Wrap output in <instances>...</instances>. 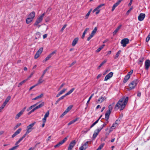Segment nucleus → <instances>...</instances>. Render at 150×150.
I'll list each match as a JSON object with an SVG mask.
<instances>
[{
    "label": "nucleus",
    "mask_w": 150,
    "mask_h": 150,
    "mask_svg": "<svg viewBox=\"0 0 150 150\" xmlns=\"http://www.w3.org/2000/svg\"><path fill=\"white\" fill-rule=\"evenodd\" d=\"M145 69L148 70L150 66V61L149 59L146 60L145 62Z\"/></svg>",
    "instance_id": "obj_16"
},
{
    "label": "nucleus",
    "mask_w": 150,
    "mask_h": 150,
    "mask_svg": "<svg viewBox=\"0 0 150 150\" xmlns=\"http://www.w3.org/2000/svg\"><path fill=\"white\" fill-rule=\"evenodd\" d=\"M105 45L104 44H103L101 45L100 47H99L96 50V52H99L105 46Z\"/></svg>",
    "instance_id": "obj_32"
},
{
    "label": "nucleus",
    "mask_w": 150,
    "mask_h": 150,
    "mask_svg": "<svg viewBox=\"0 0 150 150\" xmlns=\"http://www.w3.org/2000/svg\"><path fill=\"white\" fill-rule=\"evenodd\" d=\"M6 105V104L4 103L0 107L3 109L4 108V107Z\"/></svg>",
    "instance_id": "obj_63"
},
{
    "label": "nucleus",
    "mask_w": 150,
    "mask_h": 150,
    "mask_svg": "<svg viewBox=\"0 0 150 150\" xmlns=\"http://www.w3.org/2000/svg\"><path fill=\"white\" fill-rule=\"evenodd\" d=\"M22 130V129L21 128H19L18 129L16 132H17V133L18 134L20 132H21Z\"/></svg>",
    "instance_id": "obj_60"
},
{
    "label": "nucleus",
    "mask_w": 150,
    "mask_h": 150,
    "mask_svg": "<svg viewBox=\"0 0 150 150\" xmlns=\"http://www.w3.org/2000/svg\"><path fill=\"white\" fill-rule=\"evenodd\" d=\"M115 104V103L113 102L111 104L109 105L108 106V111H109L111 112V111L113 109V107Z\"/></svg>",
    "instance_id": "obj_21"
},
{
    "label": "nucleus",
    "mask_w": 150,
    "mask_h": 150,
    "mask_svg": "<svg viewBox=\"0 0 150 150\" xmlns=\"http://www.w3.org/2000/svg\"><path fill=\"white\" fill-rule=\"evenodd\" d=\"M133 71L132 70H131L129 72H128L127 74V76H128L129 77H130V75L132 74Z\"/></svg>",
    "instance_id": "obj_48"
},
{
    "label": "nucleus",
    "mask_w": 150,
    "mask_h": 150,
    "mask_svg": "<svg viewBox=\"0 0 150 150\" xmlns=\"http://www.w3.org/2000/svg\"><path fill=\"white\" fill-rule=\"evenodd\" d=\"M21 125V123H19L18 124H17L14 127V129H16L18 127H19Z\"/></svg>",
    "instance_id": "obj_47"
},
{
    "label": "nucleus",
    "mask_w": 150,
    "mask_h": 150,
    "mask_svg": "<svg viewBox=\"0 0 150 150\" xmlns=\"http://www.w3.org/2000/svg\"><path fill=\"white\" fill-rule=\"evenodd\" d=\"M145 17V15L144 13H141L138 16V20L139 21H142L143 20Z\"/></svg>",
    "instance_id": "obj_14"
},
{
    "label": "nucleus",
    "mask_w": 150,
    "mask_h": 150,
    "mask_svg": "<svg viewBox=\"0 0 150 150\" xmlns=\"http://www.w3.org/2000/svg\"><path fill=\"white\" fill-rule=\"evenodd\" d=\"M116 127V126H115V124H113L112 126L109 129V132L108 134H109L110 132L112 131L114 129H115Z\"/></svg>",
    "instance_id": "obj_28"
},
{
    "label": "nucleus",
    "mask_w": 150,
    "mask_h": 150,
    "mask_svg": "<svg viewBox=\"0 0 150 150\" xmlns=\"http://www.w3.org/2000/svg\"><path fill=\"white\" fill-rule=\"evenodd\" d=\"M73 107V105H70L65 110L67 112L70 110Z\"/></svg>",
    "instance_id": "obj_38"
},
{
    "label": "nucleus",
    "mask_w": 150,
    "mask_h": 150,
    "mask_svg": "<svg viewBox=\"0 0 150 150\" xmlns=\"http://www.w3.org/2000/svg\"><path fill=\"white\" fill-rule=\"evenodd\" d=\"M144 61V58L143 57H141L139 59V62L138 63L139 64H140L141 66L142 64V62H143Z\"/></svg>",
    "instance_id": "obj_31"
},
{
    "label": "nucleus",
    "mask_w": 150,
    "mask_h": 150,
    "mask_svg": "<svg viewBox=\"0 0 150 150\" xmlns=\"http://www.w3.org/2000/svg\"><path fill=\"white\" fill-rule=\"evenodd\" d=\"M35 15V13L34 11H32L28 15V17L30 18L33 20L34 18Z\"/></svg>",
    "instance_id": "obj_17"
},
{
    "label": "nucleus",
    "mask_w": 150,
    "mask_h": 150,
    "mask_svg": "<svg viewBox=\"0 0 150 150\" xmlns=\"http://www.w3.org/2000/svg\"><path fill=\"white\" fill-rule=\"evenodd\" d=\"M56 50H55L53 51L47 56L48 57L49 59H50L52 56L54 54L56 53Z\"/></svg>",
    "instance_id": "obj_34"
},
{
    "label": "nucleus",
    "mask_w": 150,
    "mask_h": 150,
    "mask_svg": "<svg viewBox=\"0 0 150 150\" xmlns=\"http://www.w3.org/2000/svg\"><path fill=\"white\" fill-rule=\"evenodd\" d=\"M113 75V73L112 72H110L105 76V78L104 80L105 81H107Z\"/></svg>",
    "instance_id": "obj_15"
},
{
    "label": "nucleus",
    "mask_w": 150,
    "mask_h": 150,
    "mask_svg": "<svg viewBox=\"0 0 150 150\" xmlns=\"http://www.w3.org/2000/svg\"><path fill=\"white\" fill-rule=\"evenodd\" d=\"M26 108V107H24L18 113L16 116L15 118L16 120H17L19 117L23 114Z\"/></svg>",
    "instance_id": "obj_6"
},
{
    "label": "nucleus",
    "mask_w": 150,
    "mask_h": 150,
    "mask_svg": "<svg viewBox=\"0 0 150 150\" xmlns=\"http://www.w3.org/2000/svg\"><path fill=\"white\" fill-rule=\"evenodd\" d=\"M94 35L91 33L90 35L89 36L88 38L87 39V40L89 41Z\"/></svg>",
    "instance_id": "obj_45"
},
{
    "label": "nucleus",
    "mask_w": 150,
    "mask_h": 150,
    "mask_svg": "<svg viewBox=\"0 0 150 150\" xmlns=\"http://www.w3.org/2000/svg\"><path fill=\"white\" fill-rule=\"evenodd\" d=\"M67 26V25L66 24H65V25H64L62 27V28L61 29V30L62 31H63V30H64L65 28Z\"/></svg>",
    "instance_id": "obj_61"
},
{
    "label": "nucleus",
    "mask_w": 150,
    "mask_h": 150,
    "mask_svg": "<svg viewBox=\"0 0 150 150\" xmlns=\"http://www.w3.org/2000/svg\"><path fill=\"white\" fill-rule=\"evenodd\" d=\"M49 58L48 57V56H47L46 57V58H45V59L43 60V62H46V61L48 60L49 59Z\"/></svg>",
    "instance_id": "obj_64"
},
{
    "label": "nucleus",
    "mask_w": 150,
    "mask_h": 150,
    "mask_svg": "<svg viewBox=\"0 0 150 150\" xmlns=\"http://www.w3.org/2000/svg\"><path fill=\"white\" fill-rule=\"evenodd\" d=\"M44 81V80H43L42 79L40 78L38 80L37 83L36 84L37 85V86H38L39 84L42 83Z\"/></svg>",
    "instance_id": "obj_29"
},
{
    "label": "nucleus",
    "mask_w": 150,
    "mask_h": 150,
    "mask_svg": "<svg viewBox=\"0 0 150 150\" xmlns=\"http://www.w3.org/2000/svg\"><path fill=\"white\" fill-rule=\"evenodd\" d=\"M108 121H107L106 122L104 123L102 125V127L99 128V129H101L103 128L105 126L107 125V124L108 123Z\"/></svg>",
    "instance_id": "obj_53"
},
{
    "label": "nucleus",
    "mask_w": 150,
    "mask_h": 150,
    "mask_svg": "<svg viewBox=\"0 0 150 150\" xmlns=\"http://www.w3.org/2000/svg\"><path fill=\"white\" fill-rule=\"evenodd\" d=\"M18 146V145H16L15 146H14L11 148L10 149L11 150H14L15 149H16Z\"/></svg>",
    "instance_id": "obj_50"
},
{
    "label": "nucleus",
    "mask_w": 150,
    "mask_h": 150,
    "mask_svg": "<svg viewBox=\"0 0 150 150\" xmlns=\"http://www.w3.org/2000/svg\"><path fill=\"white\" fill-rule=\"evenodd\" d=\"M111 112L108 110L105 114V118L106 121H108V120L109 117Z\"/></svg>",
    "instance_id": "obj_19"
},
{
    "label": "nucleus",
    "mask_w": 150,
    "mask_h": 150,
    "mask_svg": "<svg viewBox=\"0 0 150 150\" xmlns=\"http://www.w3.org/2000/svg\"><path fill=\"white\" fill-rule=\"evenodd\" d=\"M105 5V4H102L99 5L97 7H96L95 9H94L93 11V12L94 13L96 12V15L98 14L100 12V8L102 7Z\"/></svg>",
    "instance_id": "obj_5"
},
{
    "label": "nucleus",
    "mask_w": 150,
    "mask_h": 150,
    "mask_svg": "<svg viewBox=\"0 0 150 150\" xmlns=\"http://www.w3.org/2000/svg\"><path fill=\"white\" fill-rule=\"evenodd\" d=\"M130 77H129V76H127L126 75L125 77L124 80H123V82L124 83H126L128 80L130 78Z\"/></svg>",
    "instance_id": "obj_30"
},
{
    "label": "nucleus",
    "mask_w": 150,
    "mask_h": 150,
    "mask_svg": "<svg viewBox=\"0 0 150 150\" xmlns=\"http://www.w3.org/2000/svg\"><path fill=\"white\" fill-rule=\"evenodd\" d=\"M129 98L128 97H123L120 99L115 105L114 109L117 110L119 109L120 110L123 109L125 107L128 101Z\"/></svg>",
    "instance_id": "obj_1"
},
{
    "label": "nucleus",
    "mask_w": 150,
    "mask_h": 150,
    "mask_svg": "<svg viewBox=\"0 0 150 150\" xmlns=\"http://www.w3.org/2000/svg\"><path fill=\"white\" fill-rule=\"evenodd\" d=\"M137 81L134 80L129 84V87L130 89H134L137 84Z\"/></svg>",
    "instance_id": "obj_8"
},
{
    "label": "nucleus",
    "mask_w": 150,
    "mask_h": 150,
    "mask_svg": "<svg viewBox=\"0 0 150 150\" xmlns=\"http://www.w3.org/2000/svg\"><path fill=\"white\" fill-rule=\"evenodd\" d=\"M33 20L28 17L26 19V23L27 24H30L33 21Z\"/></svg>",
    "instance_id": "obj_23"
},
{
    "label": "nucleus",
    "mask_w": 150,
    "mask_h": 150,
    "mask_svg": "<svg viewBox=\"0 0 150 150\" xmlns=\"http://www.w3.org/2000/svg\"><path fill=\"white\" fill-rule=\"evenodd\" d=\"M11 98V96H8L7 98L6 99L4 103L5 104H6L9 101V100Z\"/></svg>",
    "instance_id": "obj_37"
},
{
    "label": "nucleus",
    "mask_w": 150,
    "mask_h": 150,
    "mask_svg": "<svg viewBox=\"0 0 150 150\" xmlns=\"http://www.w3.org/2000/svg\"><path fill=\"white\" fill-rule=\"evenodd\" d=\"M101 130V129L98 128L93 133V138L95 139L96 138L98 134L100 131Z\"/></svg>",
    "instance_id": "obj_12"
},
{
    "label": "nucleus",
    "mask_w": 150,
    "mask_h": 150,
    "mask_svg": "<svg viewBox=\"0 0 150 150\" xmlns=\"http://www.w3.org/2000/svg\"><path fill=\"white\" fill-rule=\"evenodd\" d=\"M49 111H48L45 114L44 117L42 119V120L43 123L42 125V127H44L45 123L46 122L47 118L48 117L49 115Z\"/></svg>",
    "instance_id": "obj_4"
},
{
    "label": "nucleus",
    "mask_w": 150,
    "mask_h": 150,
    "mask_svg": "<svg viewBox=\"0 0 150 150\" xmlns=\"http://www.w3.org/2000/svg\"><path fill=\"white\" fill-rule=\"evenodd\" d=\"M88 30H89V28H86L85 29V31H84V32H83V35H82V38H83L84 37L85 34L87 33V31Z\"/></svg>",
    "instance_id": "obj_36"
},
{
    "label": "nucleus",
    "mask_w": 150,
    "mask_h": 150,
    "mask_svg": "<svg viewBox=\"0 0 150 150\" xmlns=\"http://www.w3.org/2000/svg\"><path fill=\"white\" fill-rule=\"evenodd\" d=\"M45 15V13H43L37 19L35 23L33 24L34 26H36L38 28H39L41 26V25H39V24L42 21L43 17Z\"/></svg>",
    "instance_id": "obj_2"
},
{
    "label": "nucleus",
    "mask_w": 150,
    "mask_h": 150,
    "mask_svg": "<svg viewBox=\"0 0 150 150\" xmlns=\"http://www.w3.org/2000/svg\"><path fill=\"white\" fill-rule=\"evenodd\" d=\"M150 39V34H149L146 38V42H148Z\"/></svg>",
    "instance_id": "obj_52"
},
{
    "label": "nucleus",
    "mask_w": 150,
    "mask_h": 150,
    "mask_svg": "<svg viewBox=\"0 0 150 150\" xmlns=\"http://www.w3.org/2000/svg\"><path fill=\"white\" fill-rule=\"evenodd\" d=\"M67 90V88H63L62 90H61L59 92L61 93V94H62L63 93H64Z\"/></svg>",
    "instance_id": "obj_42"
},
{
    "label": "nucleus",
    "mask_w": 150,
    "mask_h": 150,
    "mask_svg": "<svg viewBox=\"0 0 150 150\" xmlns=\"http://www.w3.org/2000/svg\"><path fill=\"white\" fill-rule=\"evenodd\" d=\"M66 96H65V94L63 96H62L61 97L58 99L60 101L61 100L63 99Z\"/></svg>",
    "instance_id": "obj_58"
},
{
    "label": "nucleus",
    "mask_w": 150,
    "mask_h": 150,
    "mask_svg": "<svg viewBox=\"0 0 150 150\" xmlns=\"http://www.w3.org/2000/svg\"><path fill=\"white\" fill-rule=\"evenodd\" d=\"M107 62L106 60H104L100 64V65L99 66L98 68H100L102 66H103L105 63Z\"/></svg>",
    "instance_id": "obj_43"
},
{
    "label": "nucleus",
    "mask_w": 150,
    "mask_h": 150,
    "mask_svg": "<svg viewBox=\"0 0 150 150\" xmlns=\"http://www.w3.org/2000/svg\"><path fill=\"white\" fill-rule=\"evenodd\" d=\"M87 142H85L84 144H82L81 146L79 147V150H85L88 147Z\"/></svg>",
    "instance_id": "obj_13"
},
{
    "label": "nucleus",
    "mask_w": 150,
    "mask_h": 150,
    "mask_svg": "<svg viewBox=\"0 0 150 150\" xmlns=\"http://www.w3.org/2000/svg\"><path fill=\"white\" fill-rule=\"evenodd\" d=\"M74 90L75 88H73L71 89L69 91H68L65 94V96H67L70 95L72 93V92Z\"/></svg>",
    "instance_id": "obj_26"
},
{
    "label": "nucleus",
    "mask_w": 150,
    "mask_h": 150,
    "mask_svg": "<svg viewBox=\"0 0 150 150\" xmlns=\"http://www.w3.org/2000/svg\"><path fill=\"white\" fill-rule=\"evenodd\" d=\"M90 129L88 128H86L84 129V130L82 131V132L83 133H87L88 131L90 130Z\"/></svg>",
    "instance_id": "obj_39"
},
{
    "label": "nucleus",
    "mask_w": 150,
    "mask_h": 150,
    "mask_svg": "<svg viewBox=\"0 0 150 150\" xmlns=\"http://www.w3.org/2000/svg\"><path fill=\"white\" fill-rule=\"evenodd\" d=\"M67 113V112L65 110L60 116V117L61 118L64 115L66 114Z\"/></svg>",
    "instance_id": "obj_51"
},
{
    "label": "nucleus",
    "mask_w": 150,
    "mask_h": 150,
    "mask_svg": "<svg viewBox=\"0 0 150 150\" xmlns=\"http://www.w3.org/2000/svg\"><path fill=\"white\" fill-rule=\"evenodd\" d=\"M68 138V136L65 137L62 140L60 141L59 142L58 144H57L56 145H55L54 147L55 148H56L58 147L59 146L62 145L63 144H64L67 140Z\"/></svg>",
    "instance_id": "obj_11"
},
{
    "label": "nucleus",
    "mask_w": 150,
    "mask_h": 150,
    "mask_svg": "<svg viewBox=\"0 0 150 150\" xmlns=\"http://www.w3.org/2000/svg\"><path fill=\"white\" fill-rule=\"evenodd\" d=\"M79 40V38H75L72 41V45L73 47L74 46L76 45L77 43Z\"/></svg>",
    "instance_id": "obj_20"
},
{
    "label": "nucleus",
    "mask_w": 150,
    "mask_h": 150,
    "mask_svg": "<svg viewBox=\"0 0 150 150\" xmlns=\"http://www.w3.org/2000/svg\"><path fill=\"white\" fill-rule=\"evenodd\" d=\"M34 72H32L30 75L28 77V78L27 79H28V80L30 78H31L32 76L34 74Z\"/></svg>",
    "instance_id": "obj_56"
},
{
    "label": "nucleus",
    "mask_w": 150,
    "mask_h": 150,
    "mask_svg": "<svg viewBox=\"0 0 150 150\" xmlns=\"http://www.w3.org/2000/svg\"><path fill=\"white\" fill-rule=\"evenodd\" d=\"M44 105V102H42L41 103L39 104L37 106H35L36 108L37 109L40 108L42 106H43Z\"/></svg>",
    "instance_id": "obj_33"
},
{
    "label": "nucleus",
    "mask_w": 150,
    "mask_h": 150,
    "mask_svg": "<svg viewBox=\"0 0 150 150\" xmlns=\"http://www.w3.org/2000/svg\"><path fill=\"white\" fill-rule=\"evenodd\" d=\"M104 143H103L101 144V145L99 146V147L97 149H98V150H101L102 148L103 147L104 145Z\"/></svg>",
    "instance_id": "obj_41"
},
{
    "label": "nucleus",
    "mask_w": 150,
    "mask_h": 150,
    "mask_svg": "<svg viewBox=\"0 0 150 150\" xmlns=\"http://www.w3.org/2000/svg\"><path fill=\"white\" fill-rule=\"evenodd\" d=\"M43 49L42 47H41L38 50L35 55L34 58L35 59H37L39 57L42 52Z\"/></svg>",
    "instance_id": "obj_9"
},
{
    "label": "nucleus",
    "mask_w": 150,
    "mask_h": 150,
    "mask_svg": "<svg viewBox=\"0 0 150 150\" xmlns=\"http://www.w3.org/2000/svg\"><path fill=\"white\" fill-rule=\"evenodd\" d=\"M122 26V25H119L113 33V35H115Z\"/></svg>",
    "instance_id": "obj_18"
},
{
    "label": "nucleus",
    "mask_w": 150,
    "mask_h": 150,
    "mask_svg": "<svg viewBox=\"0 0 150 150\" xmlns=\"http://www.w3.org/2000/svg\"><path fill=\"white\" fill-rule=\"evenodd\" d=\"M43 96V93H41L40 95L38 96L35 98H33L32 99V100H35L38 99H40L42 98Z\"/></svg>",
    "instance_id": "obj_25"
},
{
    "label": "nucleus",
    "mask_w": 150,
    "mask_h": 150,
    "mask_svg": "<svg viewBox=\"0 0 150 150\" xmlns=\"http://www.w3.org/2000/svg\"><path fill=\"white\" fill-rule=\"evenodd\" d=\"M121 52V50H120L116 54V55H115V59L117 58L118 57Z\"/></svg>",
    "instance_id": "obj_40"
},
{
    "label": "nucleus",
    "mask_w": 150,
    "mask_h": 150,
    "mask_svg": "<svg viewBox=\"0 0 150 150\" xmlns=\"http://www.w3.org/2000/svg\"><path fill=\"white\" fill-rule=\"evenodd\" d=\"M18 134L17 133V132L16 131L12 136V138H14V137H15Z\"/></svg>",
    "instance_id": "obj_54"
},
{
    "label": "nucleus",
    "mask_w": 150,
    "mask_h": 150,
    "mask_svg": "<svg viewBox=\"0 0 150 150\" xmlns=\"http://www.w3.org/2000/svg\"><path fill=\"white\" fill-rule=\"evenodd\" d=\"M28 80V79H26L25 80H23L20 83H19L18 86V87H20L26 81H27Z\"/></svg>",
    "instance_id": "obj_35"
},
{
    "label": "nucleus",
    "mask_w": 150,
    "mask_h": 150,
    "mask_svg": "<svg viewBox=\"0 0 150 150\" xmlns=\"http://www.w3.org/2000/svg\"><path fill=\"white\" fill-rule=\"evenodd\" d=\"M65 85V83H63L59 86V88H58V90L59 91Z\"/></svg>",
    "instance_id": "obj_49"
},
{
    "label": "nucleus",
    "mask_w": 150,
    "mask_h": 150,
    "mask_svg": "<svg viewBox=\"0 0 150 150\" xmlns=\"http://www.w3.org/2000/svg\"><path fill=\"white\" fill-rule=\"evenodd\" d=\"M97 28L96 27H95L94 28V29H93V30L92 31L91 33L94 35L95 34V33H96V31H97Z\"/></svg>",
    "instance_id": "obj_44"
},
{
    "label": "nucleus",
    "mask_w": 150,
    "mask_h": 150,
    "mask_svg": "<svg viewBox=\"0 0 150 150\" xmlns=\"http://www.w3.org/2000/svg\"><path fill=\"white\" fill-rule=\"evenodd\" d=\"M76 143V141L75 140H73L71 142L68 147V150H71L75 145Z\"/></svg>",
    "instance_id": "obj_10"
},
{
    "label": "nucleus",
    "mask_w": 150,
    "mask_h": 150,
    "mask_svg": "<svg viewBox=\"0 0 150 150\" xmlns=\"http://www.w3.org/2000/svg\"><path fill=\"white\" fill-rule=\"evenodd\" d=\"M129 39L127 38H125L121 40V43L123 47H125L126 45L129 43Z\"/></svg>",
    "instance_id": "obj_7"
},
{
    "label": "nucleus",
    "mask_w": 150,
    "mask_h": 150,
    "mask_svg": "<svg viewBox=\"0 0 150 150\" xmlns=\"http://www.w3.org/2000/svg\"><path fill=\"white\" fill-rule=\"evenodd\" d=\"M132 7H131L127 11V14H128L129 12H130V11L132 10Z\"/></svg>",
    "instance_id": "obj_62"
},
{
    "label": "nucleus",
    "mask_w": 150,
    "mask_h": 150,
    "mask_svg": "<svg viewBox=\"0 0 150 150\" xmlns=\"http://www.w3.org/2000/svg\"><path fill=\"white\" fill-rule=\"evenodd\" d=\"M37 86V85L36 84H35L34 85H33V86H32L29 89V90H31L33 88H34L35 87V86Z\"/></svg>",
    "instance_id": "obj_59"
},
{
    "label": "nucleus",
    "mask_w": 150,
    "mask_h": 150,
    "mask_svg": "<svg viewBox=\"0 0 150 150\" xmlns=\"http://www.w3.org/2000/svg\"><path fill=\"white\" fill-rule=\"evenodd\" d=\"M78 119H79V118L77 117V118H76L75 119L71 121L70 122H69L68 123V126H69V125H71V124L74 123Z\"/></svg>",
    "instance_id": "obj_27"
},
{
    "label": "nucleus",
    "mask_w": 150,
    "mask_h": 150,
    "mask_svg": "<svg viewBox=\"0 0 150 150\" xmlns=\"http://www.w3.org/2000/svg\"><path fill=\"white\" fill-rule=\"evenodd\" d=\"M36 123V122H34L30 124L27 127L26 129V134H29L34 129L33 127Z\"/></svg>",
    "instance_id": "obj_3"
},
{
    "label": "nucleus",
    "mask_w": 150,
    "mask_h": 150,
    "mask_svg": "<svg viewBox=\"0 0 150 150\" xmlns=\"http://www.w3.org/2000/svg\"><path fill=\"white\" fill-rule=\"evenodd\" d=\"M90 14V13L88 12V13H87V14L85 16V17L86 19H87L88 18Z\"/></svg>",
    "instance_id": "obj_57"
},
{
    "label": "nucleus",
    "mask_w": 150,
    "mask_h": 150,
    "mask_svg": "<svg viewBox=\"0 0 150 150\" xmlns=\"http://www.w3.org/2000/svg\"><path fill=\"white\" fill-rule=\"evenodd\" d=\"M38 103H37L29 107L27 109V111L28 112L32 108H33L35 107L36 106V105H37L38 104Z\"/></svg>",
    "instance_id": "obj_22"
},
{
    "label": "nucleus",
    "mask_w": 150,
    "mask_h": 150,
    "mask_svg": "<svg viewBox=\"0 0 150 150\" xmlns=\"http://www.w3.org/2000/svg\"><path fill=\"white\" fill-rule=\"evenodd\" d=\"M23 139L21 137L20 138L19 140L15 143V145H18V144L21 142Z\"/></svg>",
    "instance_id": "obj_46"
},
{
    "label": "nucleus",
    "mask_w": 150,
    "mask_h": 150,
    "mask_svg": "<svg viewBox=\"0 0 150 150\" xmlns=\"http://www.w3.org/2000/svg\"><path fill=\"white\" fill-rule=\"evenodd\" d=\"M120 122V121L119 120H116V121H115V125H117L119 124Z\"/></svg>",
    "instance_id": "obj_55"
},
{
    "label": "nucleus",
    "mask_w": 150,
    "mask_h": 150,
    "mask_svg": "<svg viewBox=\"0 0 150 150\" xmlns=\"http://www.w3.org/2000/svg\"><path fill=\"white\" fill-rule=\"evenodd\" d=\"M106 98L101 97L98 99L97 101L98 103H100L102 102Z\"/></svg>",
    "instance_id": "obj_24"
}]
</instances>
